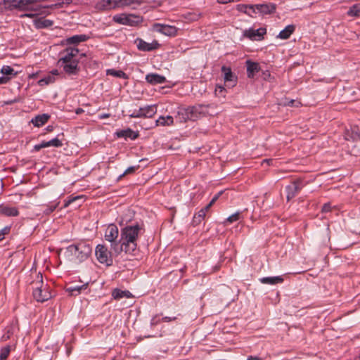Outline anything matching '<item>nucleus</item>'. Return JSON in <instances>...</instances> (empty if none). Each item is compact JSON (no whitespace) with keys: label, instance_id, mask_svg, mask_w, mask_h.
Returning <instances> with one entry per match:
<instances>
[{"label":"nucleus","instance_id":"1","mask_svg":"<svg viewBox=\"0 0 360 360\" xmlns=\"http://www.w3.org/2000/svg\"><path fill=\"white\" fill-rule=\"evenodd\" d=\"M142 228L136 225L127 226L122 229L120 233L121 252L124 251L127 254L134 255L137 250L138 236Z\"/></svg>","mask_w":360,"mask_h":360},{"label":"nucleus","instance_id":"2","mask_svg":"<svg viewBox=\"0 0 360 360\" xmlns=\"http://www.w3.org/2000/svg\"><path fill=\"white\" fill-rule=\"evenodd\" d=\"M91 247L86 243H79L76 245H69L66 252L73 257L79 262L86 259L91 252Z\"/></svg>","mask_w":360,"mask_h":360},{"label":"nucleus","instance_id":"3","mask_svg":"<svg viewBox=\"0 0 360 360\" xmlns=\"http://www.w3.org/2000/svg\"><path fill=\"white\" fill-rule=\"evenodd\" d=\"M38 281L33 283L34 290L32 295L37 302H44L51 298L52 295L46 285H44L42 281V275L41 273L37 274Z\"/></svg>","mask_w":360,"mask_h":360},{"label":"nucleus","instance_id":"4","mask_svg":"<svg viewBox=\"0 0 360 360\" xmlns=\"http://www.w3.org/2000/svg\"><path fill=\"white\" fill-rule=\"evenodd\" d=\"M119 230L116 225L110 224L105 231V239L110 243V248L117 255L121 252L120 239L118 240Z\"/></svg>","mask_w":360,"mask_h":360},{"label":"nucleus","instance_id":"5","mask_svg":"<svg viewBox=\"0 0 360 360\" xmlns=\"http://www.w3.org/2000/svg\"><path fill=\"white\" fill-rule=\"evenodd\" d=\"M207 112V107H205L204 105H196L183 109L181 113L185 120L195 121L202 117L206 116V113Z\"/></svg>","mask_w":360,"mask_h":360},{"label":"nucleus","instance_id":"6","mask_svg":"<svg viewBox=\"0 0 360 360\" xmlns=\"http://www.w3.org/2000/svg\"><path fill=\"white\" fill-rule=\"evenodd\" d=\"M112 20L118 24L129 26H136L143 21V18L140 15L127 13L115 15Z\"/></svg>","mask_w":360,"mask_h":360},{"label":"nucleus","instance_id":"7","mask_svg":"<svg viewBox=\"0 0 360 360\" xmlns=\"http://www.w3.org/2000/svg\"><path fill=\"white\" fill-rule=\"evenodd\" d=\"M156 112L157 106L155 105H151L140 108L139 110H135L129 116L133 118H150L153 117Z\"/></svg>","mask_w":360,"mask_h":360},{"label":"nucleus","instance_id":"8","mask_svg":"<svg viewBox=\"0 0 360 360\" xmlns=\"http://www.w3.org/2000/svg\"><path fill=\"white\" fill-rule=\"evenodd\" d=\"M95 254L100 263L109 266L112 264L111 252L103 245H98L96 248Z\"/></svg>","mask_w":360,"mask_h":360},{"label":"nucleus","instance_id":"9","mask_svg":"<svg viewBox=\"0 0 360 360\" xmlns=\"http://www.w3.org/2000/svg\"><path fill=\"white\" fill-rule=\"evenodd\" d=\"M37 3H32L30 5V8L28 9H25L24 11H30L28 13H25L22 15L21 17H27L30 18H32L39 15H44L47 13L48 8H53L55 6H41L37 5Z\"/></svg>","mask_w":360,"mask_h":360},{"label":"nucleus","instance_id":"10","mask_svg":"<svg viewBox=\"0 0 360 360\" xmlns=\"http://www.w3.org/2000/svg\"><path fill=\"white\" fill-rule=\"evenodd\" d=\"M153 30L169 37L175 36L177 33V28L176 27L160 23L153 24Z\"/></svg>","mask_w":360,"mask_h":360},{"label":"nucleus","instance_id":"11","mask_svg":"<svg viewBox=\"0 0 360 360\" xmlns=\"http://www.w3.org/2000/svg\"><path fill=\"white\" fill-rule=\"evenodd\" d=\"M79 53V50L75 48H68L61 53V57L58 63H70L73 61H79L75 58Z\"/></svg>","mask_w":360,"mask_h":360},{"label":"nucleus","instance_id":"12","mask_svg":"<svg viewBox=\"0 0 360 360\" xmlns=\"http://www.w3.org/2000/svg\"><path fill=\"white\" fill-rule=\"evenodd\" d=\"M249 9L252 10L255 13L257 11L262 14L266 15L274 13L276 11V6L274 4H256L254 6H250Z\"/></svg>","mask_w":360,"mask_h":360},{"label":"nucleus","instance_id":"13","mask_svg":"<svg viewBox=\"0 0 360 360\" xmlns=\"http://www.w3.org/2000/svg\"><path fill=\"white\" fill-rule=\"evenodd\" d=\"M137 48L143 51H150L158 48L160 46L159 43L154 41L153 43H147L141 39H137L136 40Z\"/></svg>","mask_w":360,"mask_h":360},{"label":"nucleus","instance_id":"14","mask_svg":"<svg viewBox=\"0 0 360 360\" xmlns=\"http://www.w3.org/2000/svg\"><path fill=\"white\" fill-rule=\"evenodd\" d=\"M146 80L147 82L152 85L164 84L166 82V78L157 73L148 74L146 76Z\"/></svg>","mask_w":360,"mask_h":360},{"label":"nucleus","instance_id":"15","mask_svg":"<svg viewBox=\"0 0 360 360\" xmlns=\"http://www.w3.org/2000/svg\"><path fill=\"white\" fill-rule=\"evenodd\" d=\"M221 72L224 73V79L226 82H230L232 86H235L237 77L233 74L229 67L222 66Z\"/></svg>","mask_w":360,"mask_h":360},{"label":"nucleus","instance_id":"16","mask_svg":"<svg viewBox=\"0 0 360 360\" xmlns=\"http://www.w3.org/2000/svg\"><path fill=\"white\" fill-rule=\"evenodd\" d=\"M79 61H73L70 63H65L59 64L63 67V70L69 75H75L78 71Z\"/></svg>","mask_w":360,"mask_h":360},{"label":"nucleus","instance_id":"17","mask_svg":"<svg viewBox=\"0 0 360 360\" xmlns=\"http://www.w3.org/2000/svg\"><path fill=\"white\" fill-rule=\"evenodd\" d=\"M116 135L119 138H129L131 140H135L139 136V133L128 128L127 129L117 131Z\"/></svg>","mask_w":360,"mask_h":360},{"label":"nucleus","instance_id":"18","mask_svg":"<svg viewBox=\"0 0 360 360\" xmlns=\"http://www.w3.org/2000/svg\"><path fill=\"white\" fill-rule=\"evenodd\" d=\"M50 118V115L48 114H41L37 115L34 118L32 119L31 122L34 124V126L39 127L44 125L47 122L49 119Z\"/></svg>","mask_w":360,"mask_h":360},{"label":"nucleus","instance_id":"19","mask_svg":"<svg viewBox=\"0 0 360 360\" xmlns=\"http://www.w3.org/2000/svg\"><path fill=\"white\" fill-rule=\"evenodd\" d=\"M0 213L7 217H15L19 214V212L16 207L8 206H1Z\"/></svg>","mask_w":360,"mask_h":360},{"label":"nucleus","instance_id":"20","mask_svg":"<svg viewBox=\"0 0 360 360\" xmlns=\"http://www.w3.org/2000/svg\"><path fill=\"white\" fill-rule=\"evenodd\" d=\"M259 64L250 60L247 61V73L249 78L253 77L255 72H259Z\"/></svg>","mask_w":360,"mask_h":360},{"label":"nucleus","instance_id":"21","mask_svg":"<svg viewBox=\"0 0 360 360\" xmlns=\"http://www.w3.org/2000/svg\"><path fill=\"white\" fill-rule=\"evenodd\" d=\"M247 33H248L247 36L250 39H257V37H258V39H259L266 33V29H264V28H259L257 30L250 29L247 31Z\"/></svg>","mask_w":360,"mask_h":360},{"label":"nucleus","instance_id":"22","mask_svg":"<svg viewBox=\"0 0 360 360\" xmlns=\"http://www.w3.org/2000/svg\"><path fill=\"white\" fill-rule=\"evenodd\" d=\"M89 39L85 34L74 35L66 39L68 44H78L80 42L86 41Z\"/></svg>","mask_w":360,"mask_h":360},{"label":"nucleus","instance_id":"23","mask_svg":"<svg viewBox=\"0 0 360 360\" xmlns=\"http://www.w3.org/2000/svg\"><path fill=\"white\" fill-rule=\"evenodd\" d=\"M260 282L267 285H275L282 283L283 279L281 276L263 277L259 279Z\"/></svg>","mask_w":360,"mask_h":360},{"label":"nucleus","instance_id":"24","mask_svg":"<svg viewBox=\"0 0 360 360\" xmlns=\"http://www.w3.org/2000/svg\"><path fill=\"white\" fill-rule=\"evenodd\" d=\"M174 123V119L172 116H167L163 117L160 116L157 120H156V125L157 126H170L173 124Z\"/></svg>","mask_w":360,"mask_h":360},{"label":"nucleus","instance_id":"25","mask_svg":"<svg viewBox=\"0 0 360 360\" xmlns=\"http://www.w3.org/2000/svg\"><path fill=\"white\" fill-rule=\"evenodd\" d=\"M87 285L88 284L86 283L82 285L69 287L66 289V291H68L71 295L75 296L79 295L82 290L86 289Z\"/></svg>","mask_w":360,"mask_h":360},{"label":"nucleus","instance_id":"26","mask_svg":"<svg viewBox=\"0 0 360 360\" xmlns=\"http://www.w3.org/2000/svg\"><path fill=\"white\" fill-rule=\"evenodd\" d=\"M112 295L115 299L119 300L124 297H130L131 296V294L130 293L129 291H127V290H121L120 289H115L112 291Z\"/></svg>","mask_w":360,"mask_h":360},{"label":"nucleus","instance_id":"27","mask_svg":"<svg viewBox=\"0 0 360 360\" xmlns=\"http://www.w3.org/2000/svg\"><path fill=\"white\" fill-rule=\"evenodd\" d=\"M292 34V25H288L284 30L281 31L278 37L281 39H287Z\"/></svg>","mask_w":360,"mask_h":360},{"label":"nucleus","instance_id":"28","mask_svg":"<svg viewBox=\"0 0 360 360\" xmlns=\"http://www.w3.org/2000/svg\"><path fill=\"white\" fill-rule=\"evenodd\" d=\"M53 21L48 19L39 18L35 21V25L37 28H44L52 26Z\"/></svg>","mask_w":360,"mask_h":360},{"label":"nucleus","instance_id":"29","mask_svg":"<svg viewBox=\"0 0 360 360\" xmlns=\"http://www.w3.org/2000/svg\"><path fill=\"white\" fill-rule=\"evenodd\" d=\"M347 13L349 16H360V3L356 4L351 6Z\"/></svg>","mask_w":360,"mask_h":360},{"label":"nucleus","instance_id":"30","mask_svg":"<svg viewBox=\"0 0 360 360\" xmlns=\"http://www.w3.org/2000/svg\"><path fill=\"white\" fill-rule=\"evenodd\" d=\"M107 75H112L114 77H119V78H124V79L127 78V75H126V73L122 70H115L113 69H109L107 70Z\"/></svg>","mask_w":360,"mask_h":360},{"label":"nucleus","instance_id":"31","mask_svg":"<svg viewBox=\"0 0 360 360\" xmlns=\"http://www.w3.org/2000/svg\"><path fill=\"white\" fill-rule=\"evenodd\" d=\"M1 72L5 77L15 76L17 74V72H15L13 68L8 65L3 66Z\"/></svg>","mask_w":360,"mask_h":360},{"label":"nucleus","instance_id":"32","mask_svg":"<svg viewBox=\"0 0 360 360\" xmlns=\"http://www.w3.org/2000/svg\"><path fill=\"white\" fill-rule=\"evenodd\" d=\"M205 214L203 210H200L198 214H195L193 219V224L194 225L199 224L205 217Z\"/></svg>","mask_w":360,"mask_h":360},{"label":"nucleus","instance_id":"33","mask_svg":"<svg viewBox=\"0 0 360 360\" xmlns=\"http://www.w3.org/2000/svg\"><path fill=\"white\" fill-rule=\"evenodd\" d=\"M11 352V347L7 345L0 350V360H7Z\"/></svg>","mask_w":360,"mask_h":360},{"label":"nucleus","instance_id":"34","mask_svg":"<svg viewBox=\"0 0 360 360\" xmlns=\"http://www.w3.org/2000/svg\"><path fill=\"white\" fill-rule=\"evenodd\" d=\"M54 78L51 76L48 75L47 77H45L40 80H39L38 84L40 86L47 85L54 82Z\"/></svg>","mask_w":360,"mask_h":360},{"label":"nucleus","instance_id":"35","mask_svg":"<svg viewBox=\"0 0 360 360\" xmlns=\"http://www.w3.org/2000/svg\"><path fill=\"white\" fill-rule=\"evenodd\" d=\"M205 107H207V111L208 112L206 113L207 115L210 116H214V115H217L218 112L216 111V105L214 104H209V105H204Z\"/></svg>","mask_w":360,"mask_h":360},{"label":"nucleus","instance_id":"36","mask_svg":"<svg viewBox=\"0 0 360 360\" xmlns=\"http://www.w3.org/2000/svg\"><path fill=\"white\" fill-rule=\"evenodd\" d=\"M102 3L103 6L106 9H110L117 6L114 0H102Z\"/></svg>","mask_w":360,"mask_h":360},{"label":"nucleus","instance_id":"37","mask_svg":"<svg viewBox=\"0 0 360 360\" xmlns=\"http://www.w3.org/2000/svg\"><path fill=\"white\" fill-rule=\"evenodd\" d=\"M240 216V212H237L231 214V216H229L226 219V221L229 222V223H233L234 221H236L239 220Z\"/></svg>","mask_w":360,"mask_h":360},{"label":"nucleus","instance_id":"38","mask_svg":"<svg viewBox=\"0 0 360 360\" xmlns=\"http://www.w3.org/2000/svg\"><path fill=\"white\" fill-rule=\"evenodd\" d=\"M49 146H53V147H60L62 146L63 143L60 140H59L58 138L53 139L52 140L48 141Z\"/></svg>","mask_w":360,"mask_h":360},{"label":"nucleus","instance_id":"39","mask_svg":"<svg viewBox=\"0 0 360 360\" xmlns=\"http://www.w3.org/2000/svg\"><path fill=\"white\" fill-rule=\"evenodd\" d=\"M58 205V203H56L54 205L48 206V207L44 211V213L45 214H51L52 212H53L56 209Z\"/></svg>","mask_w":360,"mask_h":360},{"label":"nucleus","instance_id":"40","mask_svg":"<svg viewBox=\"0 0 360 360\" xmlns=\"http://www.w3.org/2000/svg\"><path fill=\"white\" fill-rule=\"evenodd\" d=\"M138 167H139V166L138 167L132 166V167H128L125 170V172L120 176V178H121L122 176H123L126 174L134 173Z\"/></svg>","mask_w":360,"mask_h":360},{"label":"nucleus","instance_id":"41","mask_svg":"<svg viewBox=\"0 0 360 360\" xmlns=\"http://www.w3.org/2000/svg\"><path fill=\"white\" fill-rule=\"evenodd\" d=\"M223 191H220L217 194H216L213 198L211 200V201L210 202L209 204L211 205V206H212L215 202L218 200V198H219V196L222 194Z\"/></svg>","mask_w":360,"mask_h":360},{"label":"nucleus","instance_id":"42","mask_svg":"<svg viewBox=\"0 0 360 360\" xmlns=\"http://www.w3.org/2000/svg\"><path fill=\"white\" fill-rule=\"evenodd\" d=\"M285 190L287 191L286 198H287L288 201H289L290 200V198L292 197V193L290 191V190H291L290 186H286Z\"/></svg>","mask_w":360,"mask_h":360},{"label":"nucleus","instance_id":"43","mask_svg":"<svg viewBox=\"0 0 360 360\" xmlns=\"http://www.w3.org/2000/svg\"><path fill=\"white\" fill-rule=\"evenodd\" d=\"M331 210V205L330 203H326L322 207V212H328Z\"/></svg>","mask_w":360,"mask_h":360},{"label":"nucleus","instance_id":"44","mask_svg":"<svg viewBox=\"0 0 360 360\" xmlns=\"http://www.w3.org/2000/svg\"><path fill=\"white\" fill-rule=\"evenodd\" d=\"M81 199V197L79 196H77V197H75V198H72V199H70L69 200H68L65 203V207H68L70 204L72 203L73 202L77 200H79Z\"/></svg>","mask_w":360,"mask_h":360},{"label":"nucleus","instance_id":"45","mask_svg":"<svg viewBox=\"0 0 360 360\" xmlns=\"http://www.w3.org/2000/svg\"><path fill=\"white\" fill-rule=\"evenodd\" d=\"M9 231L8 227H5L4 229L0 231V240L4 238V236L8 233Z\"/></svg>","mask_w":360,"mask_h":360},{"label":"nucleus","instance_id":"46","mask_svg":"<svg viewBox=\"0 0 360 360\" xmlns=\"http://www.w3.org/2000/svg\"><path fill=\"white\" fill-rule=\"evenodd\" d=\"M10 79H11V77H5V76L0 77V84L7 83L10 80Z\"/></svg>","mask_w":360,"mask_h":360},{"label":"nucleus","instance_id":"47","mask_svg":"<svg viewBox=\"0 0 360 360\" xmlns=\"http://www.w3.org/2000/svg\"><path fill=\"white\" fill-rule=\"evenodd\" d=\"M71 3H72V0H63L62 1V3H59L58 4H55L54 5L55 6L53 8L56 7L57 6L60 7V6H62V4H70Z\"/></svg>","mask_w":360,"mask_h":360},{"label":"nucleus","instance_id":"48","mask_svg":"<svg viewBox=\"0 0 360 360\" xmlns=\"http://www.w3.org/2000/svg\"><path fill=\"white\" fill-rule=\"evenodd\" d=\"M11 334H12V332H11L10 330L8 329L7 331V334H5L2 336V339L4 340H6L9 339Z\"/></svg>","mask_w":360,"mask_h":360},{"label":"nucleus","instance_id":"49","mask_svg":"<svg viewBox=\"0 0 360 360\" xmlns=\"http://www.w3.org/2000/svg\"><path fill=\"white\" fill-rule=\"evenodd\" d=\"M224 91V88L221 86H218L216 89H215V93L217 94L218 92L219 93H221L222 91Z\"/></svg>","mask_w":360,"mask_h":360},{"label":"nucleus","instance_id":"50","mask_svg":"<svg viewBox=\"0 0 360 360\" xmlns=\"http://www.w3.org/2000/svg\"><path fill=\"white\" fill-rule=\"evenodd\" d=\"M274 162V160L272 159H265L262 161V164L266 163L267 165H271Z\"/></svg>","mask_w":360,"mask_h":360},{"label":"nucleus","instance_id":"51","mask_svg":"<svg viewBox=\"0 0 360 360\" xmlns=\"http://www.w3.org/2000/svg\"><path fill=\"white\" fill-rule=\"evenodd\" d=\"M247 360H262V359L258 356H249Z\"/></svg>","mask_w":360,"mask_h":360},{"label":"nucleus","instance_id":"52","mask_svg":"<svg viewBox=\"0 0 360 360\" xmlns=\"http://www.w3.org/2000/svg\"><path fill=\"white\" fill-rule=\"evenodd\" d=\"M110 116V114L104 113V114H101L98 117H99V118L101 120H103V119H105V118H108Z\"/></svg>","mask_w":360,"mask_h":360},{"label":"nucleus","instance_id":"53","mask_svg":"<svg viewBox=\"0 0 360 360\" xmlns=\"http://www.w3.org/2000/svg\"><path fill=\"white\" fill-rule=\"evenodd\" d=\"M211 207V205L208 204L205 207L202 208L201 210H203L204 213L206 214V212L210 210Z\"/></svg>","mask_w":360,"mask_h":360},{"label":"nucleus","instance_id":"54","mask_svg":"<svg viewBox=\"0 0 360 360\" xmlns=\"http://www.w3.org/2000/svg\"><path fill=\"white\" fill-rule=\"evenodd\" d=\"M122 5H131L133 3V0H122Z\"/></svg>","mask_w":360,"mask_h":360},{"label":"nucleus","instance_id":"55","mask_svg":"<svg viewBox=\"0 0 360 360\" xmlns=\"http://www.w3.org/2000/svg\"><path fill=\"white\" fill-rule=\"evenodd\" d=\"M175 319H176V318H175V317H174V318H171V317L165 316V317H163V318H162V320H163L164 321H167V322H168V321H171L172 320H175Z\"/></svg>","mask_w":360,"mask_h":360},{"label":"nucleus","instance_id":"56","mask_svg":"<svg viewBox=\"0 0 360 360\" xmlns=\"http://www.w3.org/2000/svg\"><path fill=\"white\" fill-rule=\"evenodd\" d=\"M41 148H43L41 147V144H37V145H35V146H34V150L35 151H39V150H41Z\"/></svg>","mask_w":360,"mask_h":360},{"label":"nucleus","instance_id":"57","mask_svg":"<svg viewBox=\"0 0 360 360\" xmlns=\"http://www.w3.org/2000/svg\"><path fill=\"white\" fill-rule=\"evenodd\" d=\"M41 145V147L44 148H46V147H49V142L48 141H43L40 143Z\"/></svg>","mask_w":360,"mask_h":360},{"label":"nucleus","instance_id":"58","mask_svg":"<svg viewBox=\"0 0 360 360\" xmlns=\"http://www.w3.org/2000/svg\"><path fill=\"white\" fill-rule=\"evenodd\" d=\"M219 4H226L228 2L233 1V0H217Z\"/></svg>","mask_w":360,"mask_h":360},{"label":"nucleus","instance_id":"59","mask_svg":"<svg viewBox=\"0 0 360 360\" xmlns=\"http://www.w3.org/2000/svg\"><path fill=\"white\" fill-rule=\"evenodd\" d=\"M83 112H84V110L82 108H80L76 109V110H75V113L77 115H79V114L82 113Z\"/></svg>","mask_w":360,"mask_h":360},{"label":"nucleus","instance_id":"60","mask_svg":"<svg viewBox=\"0 0 360 360\" xmlns=\"http://www.w3.org/2000/svg\"><path fill=\"white\" fill-rule=\"evenodd\" d=\"M158 323V321H156L155 318H153L152 320H151V324L152 325H155Z\"/></svg>","mask_w":360,"mask_h":360},{"label":"nucleus","instance_id":"61","mask_svg":"<svg viewBox=\"0 0 360 360\" xmlns=\"http://www.w3.org/2000/svg\"><path fill=\"white\" fill-rule=\"evenodd\" d=\"M51 73L53 75H58V71L57 70H53L51 72Z\"/></svg>","mask_w":360,"mask_h":360},{"label":"nucleus","instance_id":"62","mask_svg":"<svg viewBox=\"0 0 360 360\" xmlns=\"http://www.w3.org/2000/svg\"><path fill=\"white\" fill-rule=\"evenodd\" d=\"M300 104V102H297L294 100V107H297Z\"/></svg>","mask_w":360,"mask_h":360},{"label":"nucleus","instance_id":"63","mask_svg":"<svg viewBox=\"0 0 360 360\" xmlns=\"http://www.w3.org/2000/svg\"><path fill=\"white\" fill-rule=\"evenodd\" d=\"M122 0H114V2L115 3L116 6H118V4L120 3Z\"/></svg>","mask_w":360,"mask_h":360},{"label":"nucleus","instance_id":"64","mask_svg":"<svg viewBox=\"0 0 360 360\" xmlns=\"http://www.w3.org/2000/svg\"><path fill=\"white\" fill-rule=\"evenodd\" d=\"M47 130H48V131H51V130H52V127L49 126V127H47Z\"/></svg>","mask_w":360,"mask_h":360}]
</instances>
